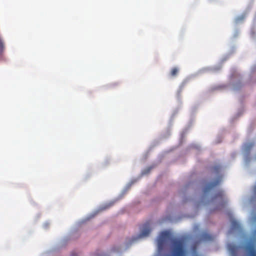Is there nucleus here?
Instances as JSON below:
<instances>
[{
  "instance_id": "nucleus-1",
  "label": "nucleus",
  "mask_w": 256,
  "mask_h": 256,
  "mask_svg": "<svg viewBox=\"0 0 256 256\" xmlns=\"http://www.w3.org/2000/svg\"><path fill=\"white\" fill-rule=\"evenodd\" d=\"M227 247L232 256H256V226L252 232L250 241L243 246L230 243Z\"/></svg>"
},
{
  "instance_id": "nucleus-7",
  "label": "nucleus",
  "mask_w": 256,
  "mask_h": 256,
  "mask_svg": "<svg viewBox=\"0 0 256 256\" xmlns=\"http://www.w3.org/2000/svg\"><path fill=\"white\" fill-rule=\"evenodd\" d=\"M221 170V167L220 166H216L212 168V172L218 175Z\"/></svg>"
},
{
  "instance_id": "nucleus-9",
  "label": "nucleus",
  "mask_w": 256,
  "mask_h": 256,
  "mask_svg": "<svg viewBox=\"0 0 256 256\" xmlns=\"http://www.w3.org/2000/svg\"><path fill=\"white\" fill-rule=\"evenodd\" d=\"M254 146V143H250L248 144H247L246 146V147H245V150L246 151H249L251 148H252Z\"/></svg>"
},
{
  "instance_id": "nucleus-8",
  "label": "nucleus",
  "mask_w": 256,
  "mask_h": 256,
  "mask_svg": "<svg viewBox=\"0 0 256 256\" xmlns=\"http://www.w3.org/2000/svg\"><path fill=\"white\" fill-rule=\"evenodd\" d=\"M4 44L1 38H0V55L2 54V53L4 52Z\"/></svg>"
},
{
  "instance_id": "nucleus-5",
  "label": "nucleus",
  "mask_w": 256,
  "mask_h": 256,
  "mask_svg": "<svg viewBox=\"0 0 256 256\" xmlns=\"http://www.w3.org/2000/svg\"><path fill=\"white\" fill-rule=\"evenodd\" d=\"M202 240L204 241H211L214 240V237L208 233H204L202 236Z\"/></svg>"
},
{
  "instance_id": "nucleus-3",
  "label": "nucleus",
  "mask_w": 256,
  "mask_h": 256,
  "mask_svg": "<svg viewBox=\"0 0 256 256\" xmlns=\"http://www.w3.org/2000/svg\"><path fill=\"white\" fill-rule=\"evenodd\" d=\"M150 224L149 222H147L146 224H144L143 228L138 236V238L145 237L148 236L151 231L150 228Z\"/></svg>"
},
{
  "instance_id": "nucleus-10",
  "label": "nucleus",
  "mask_w": 256,
  "mask_h": 256,
  "mask_svg": "<svg viewBox=\"0 0 256 256\" xmlns=\"http://www.w3.org/2000/svg\"><path fill=\"white\" fill-rule=\"evenodd\" d=\"M178 70L177 68H172V71H171V75L172 76H176V74L178 72Z\"/></svg>"
},
{
  "instance_id": "nucleus-6",
  "label": "nucleus",
  "mask_w": 256,
  "mask_h": 256,
  "mask_svg": "<svg viewBox=\"0 0 256 256\" xmlns=\"http://www.w3.org/2000/svg\"><path fill=\"white\" fill-rule=\"evenodd\" d=\"M224 196V192L222 190L219 191L212 198V199L216 200L219 198L220 200H223V196Z\"/></svg>"
},
{
  "instance_id": "nucleus-11",
  "label": "nucleus",
  "mask_w": 256,
  "mask_h": 256,
  "mask_svg": "<svg viewBox=\"0 0 256 256\" xmlns=\"http://www.w3.org/2000/svg\"><path fill=\"white\" fill-rule=\"evenodd\" d=\"M136 238H134V239L132 240V241H134V240H136Z\"/></svg>"
},
{
  "instance_id": "nucleus-4",
  "label": "nucleus",
  "mask_w": 256,
  "mask_h": 256,
  "mask_svg": "<svg viewBox=\"0 0 256 256\" xmlns=\"http://www.w3.org/2000/svg\"><path fill=\"white\" fill-rule=\"evenodd\" d=\"M231 229L232 230H238L240 228V224L235 219L232 218L231 220Z\"/></svg>"
},
{
  "instance_id": "nucleus-2",
  "label": "nucleus",
  "mask_w": 256,
  "mask_h": 256,
  "mask_svg": "<svg viewBox=\"0 0 256 256\" xmlns=\"http://www.w3.org/2000/svg\"><path fill=\"white\" fill-rule=\"evenodd\" d=\"M222 180V176H218L217 179L214 182L208 183L204 188V192L206 194L210 190L213 189L214 187L218 186Z\"/></svg>"
}]
</instances>
